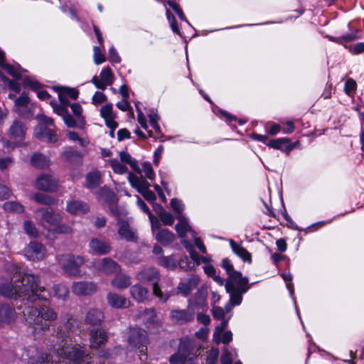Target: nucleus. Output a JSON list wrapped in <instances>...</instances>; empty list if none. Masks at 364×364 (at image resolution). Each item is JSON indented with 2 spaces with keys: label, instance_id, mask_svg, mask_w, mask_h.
<instances>
[{
  "label": "nucleus",
  "instance_id": "47",
  "mask_svg": "<svg viewBox=\"0 0 364 364\" xmlns=\"http://www.w3.org/2000/svg\"><path fill=\"white\" fill-rule=\"evenodd\" d=\"M0 66H2L4 70L11 76L14 78L18 79L21 77V75L14 69L13 66L8 64H4V55L2 51L0 50Z\"/></svg>",
  "mask_w": 364,
  "mask_h": 364
},
{
  "label": "nucleus",
  "instance_id": "6",
  "mask_svg": "<svg viewBox=\"0 0 364 364\" xmlns=\"http://www.w3.org/2000/svg\"><path fill=\"white\" fill-rule=\"evenodd\" d=\"M57 260L62 269L68 274L73 276L81 275L80 267L84 263L83 257L73 255H61L58 256Z\"/></svg>",
  "mask_w": 364,
  "mask_h": 364
},
{
  "label": "nucleus",
  "instance_id": "38",
  "mask_svg": "<svg viewBox=\"0 0 364 364\" xmlns=\"http://www.w3.org/2000/svg\"><path fill=\"white\" fill-rule=\"evenodd\" d=\"M178 220L179 222L176 225V230L180 237H184L186 232H191L192 229L183 216H179Z\"/></svg>",
  "mask_w": 364,
  "mask_h": 364
},
{
  "label": "nucleus",
  "instance_id": "13",
  "mask_svg": "<svg viewBox=\"0 0 364 364\" xmlns=\"http://www.w3.org/2000/svg\"><path fill=\"white\" fill-rule=\"evenodd\" d=\"M170 317L173 323L180 325L184 324L193 319L194 310L191 309L186 310L174 309L171 311Z\"/></svg>",
  "mask_w": 364,
  "mask_h": 364
},
{
  "label": "nucleus",
  "instance_id": "20",
  "mask_svg": "<svg viewBox=\"0 0 364 364\" xmlns=\"http://www.w3.org/2000/svg\"><path fill=\"white\" fill-rule=\"evenodd\" d=\"M100 115L105 119L106 125L112 131L117 127V123L114 121L115 114L112 111V105L107 104L100 109Z\"/></svg>",
  "mask_w": 364,
  "mask_h": 364
},
{
  "label": "nucleus",
  "instance_id": "60",
  "mask_svg": "<svg viewBox=\"0 0 364 364\" xmlns=\"http://www.w3.org/2000/svg\"><path fill=\"white\" fill-rule=\"evenodd\" d=\"M71 109L73 111V114L78 119L80 122L82 119V106L79 103H73L70 105Z\"/></svg>",
  "mask_w": 364,
  "mask_h": 364
},
{
  "label": "nucleus",
  "instance_id": "2",
  "mask_svg": "<svg viewBox=\"0 0 364 364\" xmlns=\"http://www.w3.org/2000/svg\"><path fill=\"white\" fill-rule=\"evenodd\" d=\"M27 322L33 327L34 333H40L49 330L48 322L55 321L57 318V313L53 309L42 306L40 309L36 307H28L24 311Z\"/></svg>",
  "mask_w": 364,
  "mask_h": 364
},
{
  "label": "nucleus",
  "instance_id": "5",
  "mask_svg": "<svg viewBox=\"0 0 364 364\" xmlns=\"http://www.w3.org/2000/svg\"><path fill=\"white\" fill-rule=\"evenodd\" d=\"M57 336L61 339V343L59 344V348H55L54 350L56 352L58 356L69 359L74 361H80L84 358H90L86 350L82 348L73 347L70 348L68 344V338L69 336L63 332L62 328H58Z\"/></svg>",
  "mask_w": 364,
  "mask_h": 364
},
{
  "label": "nucleus",
  "instance_id": "30",
  "mask_svg": "<svg viewBox=\"0 0 364 364\" xmlns=\"http://www.w3.org/2000/svg\"><path fill=\"white\" fill-rule=\"evenodd\" d=\"M67 210L71 214H82L89 210V206L83 202L73 200L68 203Z\"/></svg>",
  "mask_w": 364,
  "mask_h": 364
},
{
  "label": "nucleus",
  "instance_id": "28",
  "mask_svg": "<svg viewBox=\"0 0 364 364\" xmlns=\"http://www.w3.org/2000/svg\"><path fill=\"white\" fill-rule=\"evenodd\" d=\"M128 179L132 186L136 188L139 193L145 191L150 186V184L145 178L138 177L132 173H129Z\"/></svg>",
  "mask_w": 364,
  "mask_h": 364
},
{
  "label": "nucleus",
  "instance_id": "32",
  "mask_svg": "<svg viewBox=\"0 0 364 364\" xmlns=\"http://www.w3.org/2000/svg\"><path fill=\"white\" fill-rule=\"evenodd\" d=\"M290 140L287 138H279L277 139L270 140L267 145L269 147H272L276 149L283 150V145L285 144V148L284 149V151L289 153L293 149V146L289 144Z\"/></svg>",
  "mask_w": 364,
  "mask_h": 364
},
{
  "label": "nucleus",
  "instance_id": "50",
  "mask_svg": "<svg viewBox=\"0 0 364 364\" xmlns=\"http://www.w3.org/2000/svg\"><path fill=\"white\" fill-rule=\"evenodd\" d=\"M100 79L107 85H110L114 80V76L109 67L104 68L100 73Z\"/></svg>",
  "mask_w": 364,
  "mask_h": 364
},
{
  "label": "nucleus",
  "instance_id": "31",
  "mask_svg": "<svg viewBox=\"0 0 364 364\" xmlns=\"http://www.w3.org/2000/svg\"><path fill=\"white\" fill-rule=\"evenodd\" d=\"M230 245L231 246V248L232 251L244 262H251L252 256L251 254L245 249L242 246L236 243L233 240L230 239L229 240Z\"/></svg>",
  "mask_w": 364,
  "mask_h": 364
},
{
  "label": "nucleus",
  "instance_id": "21",
  "mask_svg": "<svg viewBox=\"0 0 364 364\" xmlns=\"http://www.w3.org/2000/svg\"><path fill=\"white\" fill-rule=\"evenodd\" d=\"M26 128L24 124L15 120L8 130V135L11 139L21 140L26 134Z\"/></svg>",
  "mask_w": 364,
  "mask_h": 364
},
{
  "label": "nucleus",
  "instance_id": "46",
  "mask_svg": "<svg viewBox=\"0 0 364 364\" xmlns=\"http://www.w3.org/2000/svg\"><path fill=\"white\" fill-rule=\"evenodd\" d=\"M4 208L6 211L14 212L16 213H22L24 212V207L16 201H8L4 204Z\"/></svg>",
  "mask_w": 364,
  "mask_h": 364
},
{
  "label": "nucleus",
  "instance_id": "1",
  "mask_svg": "<svg viewBox=\"0 0 364 364\" xmlns=\"http://www.w3.org/2000/svg\"><path fill=\"white\" fill-rule=\"evenodd\" d=\"M11 272L14 274V282L18 284L20 297H23L30 302H34L40 299L38 291H43L45 288L40 286L38 277L32 274H21L18 267L12 265Z\"/></svg>",
  "mask_w": 364,
  "mask_h": 364
},
{
  "label": "nucleus",
  "instance_id": "14",
  "mask_svg": "<svg viewBox=\"0 0 364 364\" xmlns=\"http://www.w3.org/2000/svg\"><path fill=\"white\" fill-rule=\"evenodd\" d=\"M89 335L92 348L98 349L107 341V332L102 328L92 329Z\"/></svg>",
  "mask_w": 364,
  "mask_h": 364
},
{
  "label": "nucleus",
  "instance_id": "12",
  "mask_svg": "<svg viewBox=\"0 0 364 364\" xmlns=\"http://www.w3.org/2000/svg\"><path fill=\"white\" fill-rule=\"evenodd\" d=\"M36 213L40 215L41 221L46 222L53 228L62 220L60 215L54 212L51 208H41L36 210Z\"/></svg>",
  "mask_w": 364,
  "mask_h": 364
},
{
  "label": "nucleus",
  "instance_id": "17",
  "mask_svg": "<svg viewBox=\"0 0 364 364\" xmlns=\"http://www.w3.org/2000/svg\"><path fill=\"white\" fill-rule=\"evenodd\" d=\"M97 268L107 274H117L121 271L120 265L110 257H105Z\"/></svg>",
  "mask_w": 364,
  "mask_h": 364
},
{
  "label": "nucleus",
  "instance_id": "10",
  "mask_svg": "<svg viewBox=\"0 0 364 364\" xmlns=\"http://www.w3.org/2000/svg\"><path fill=\"white\" fill-rule=\"evenodd\" d=\"M36 189L53 193L57 191L58 181L49 174H42L38 176L34 183Z\"/></svg>",
  "mask_w": 364,
  "mask_h": 364
},
{
  "label": "nucleus",
  "instance_id": "48",
  "mask_svg": "<svg viewBox=\"0 0 364 364\" xmlns=\"http://www.w3.org/2000/svg\"><path fill=\"white\" fill-rule=\"evenodd\" d=\"M54 294L59 299H65L69 294L68 288L62 284L53 287Z\"/></svg>",
  "mask_w": 364,
  "mask_h": 364
},
{
  "label": "nucleus",
  "instance_id": "18",
  "mask_svg": "<svg viewBox=\"0 0 364 364\" xmlns=\"http://www.w3.org/2000/svg\"><path fill=\"white\" fill-rule=\"evenodd\" d=\"M15 277L13 275L11 283L3 284L0 285V293L8 298L16 299L20 297L19 292L18 291V284L14 282Z\"/></svg>",
  "mask_w": 364,
  "mask_h": 364
},
{
  "label": "nucleus",
  "instance_id": "11",
  "mask_svg": "<svg viewBox=\"0 0 364 364\" xmlns=\"http://www.w3.org/2000/svg\"><path fill=\"white\" fill-rule=\"evenodd\" d=\"M46 253V247L37 242H30L24 249V255L31 261H39L45 257Z\"/></svg>",
  "mask_w": 364,
  "mask_h": 364
},
{
  "label": "nucleus",
  "instance_id": "16",
  "mask_svg": "<svg viewBox=\"0 0 364 364\" xmlns=\"http://www.w3.org/2000/svg\"><path fill=\"white\" fill-rule=\"evenodd\" d=\"M105 319V315L102 311L97 308L89 309L85 314V323L90 326H100Z\"/></svg>",
  "mask_w": 364,
  "mask_h": 364
},
{
  "label": "nucleus",
  "instance_id": "43",
  "mask_svg": "<svg viewBox=\"0 0 364 364\" xmlns=\"http://www.w3.org/2000/svg\"><path fill=\"white\" fill-rule=\"evenodd\" d=\"M29 102L28 97L26 96H21L18 97L15 102L16 106V112L21 117H28L30 116L29 113H25L21 111V108L26 107Z\"/></svg>",
  "mask_w": 364,
  "mask_h": 364
},
{
  "label": "nucleus",
  "instance_id": "44",
  "mask_svg": "<svg viewBox=\"0 0 364 364\" xmlns=\"http://www.w3.org/2000/svg\"><path fill=\"white\" fill-rule=\"evenodd\" d=\"M158 263L168 269H174L177 266L176 259L172 256L161 257L158 259Z\"/></svg>",
  "mask_w": 364,
  "mask_h": 364
},
{
  "label": "nucleus",
  "instance_id": "15",
  "mask_svg": "<svg viewBox=\"0 0 364 364\" xmlns=\"http://www.w3.org/2000/svg\"><path fill=\"white\" fill-rule=\"evenodd\" d=\"M97 291L95 284L90 282H78L73 283L72 291L78 296L90 295Z\"/></svg>",
  "mask_w": 364,
  "mask_h": 364
},
{
  "label": "nucleus",
  "instance_id": "39",
  "mask_svg": "<svg viewBox=\"0 0 364 364\" xmlns=\"http://www.w3.org/2000/svg\"><path fill=\"white\" fill-rule=\"evenodd\" d=\"M82 157V154L75 150H68L63 154L64 161L75 164H80Z\"/></svg>",
  "mask_w": 364,
  "mask_h": 364
},
{
  "label": "nucleus",
  "instance_id": "45",
  "mask_svg": "<svg viewBox=\"0 0 364 364\" xmlns=\"http://www.w3.org/2000/svg\"><path fill=\"white\" fill-rule=\"evenodd\" d=\"M153 294L162 302H166L172 295L171 292L162 291L158 283L153 284Z\"/></svg>",
  "mask_w": 364,
  "mask_h": 364
},
{
  "label": "nucleus",
  "instance_id": "19",
  "mask_svg": "<svg viewBox=\"0 0 364 364\" xmlns=\"http://www.w3.org/2000/svg\"><path fill=\"white\" fill-rule=\"evenodd\" d=\"M35 136L39 139L46 140L50 143H55L58 138L55 132L42 125H38L34 130Z\"/></svg>",
  "mask_w": 364,
  "mask_h": 364
},
{
  "label": "nucleus",
  "instance_id": "26",
  "mask_svg": "<svg viewBox=\"0 0 364 364\" xmlns=\"http://www.w3.org/2000/svg\"><path fill=\"white\" fill-rule=\"evenodd\" d=\"M15 311L9 305L0 307V327L4 324H9L15 320Z\"/></svg>",
  "mask_w": 364,
  "mask_h": 364
},
{
  "label": "nucleus",
  "instance_id": "23",
  "mask_svg": "<svg viewBox=\"0 0 364 364\" xmlns=\"http://www.w3.org/2000/svg\"><path fill=\"white\" fill-rule=\"evenodd\" d=\"M90 250L97 255H106L111 250L110 244L98 238H93L89 244Z\"/></svg>",
  "mask_w": 364,
  "mask_h": 364
},
{
  "label": "nucleus",
  "instance_id": "8",
  "mask_svg": "<svg viewBox=\"0 0 364 364\" xmlns=\"http://www.w3.org/2000/svg\"><path fill=\"white\" fill-rule=\"evenodd\" d=\"M21 359L30 364H43L50 361V355L39 352L36 346H29L22 350Z\"/></svg>",
  "mask_w": 364,
  "mask_h": 364
},
{
  "label": "nucleus",
  "instance_id": "37",
  "mask_svg": "<svg viewBox=\"0 0 364 364\" xmlns=\"http://www.w3.org/2000/svg\"><path fill=\"white\" fill-rule=\"evenodd\" d=\"M101 174L98 171H93L86 176V186L88 188H94L100 184Z\"/></svg>",
  "mask_w": 364,
  "mask_h": 364
},
{
  "label": "nucleus",
  "instance_id": "36",
  "mask_svg": "<svg viewBox=\"0 0 364 364\" xmlns=\"http://www.w3.org/2000/svg\"><path fill=\"white\" fill-rule=\"evenodd\" d=\"M31 164L38 168H45L50 165V160L41 154H34L31 158Z\"/></svg>",
  "mask_w": 364,
  "mask_h": 364
},
{
  "label": "nucleus",
  "instance_id": "49",
  "mask_svg": "<svg viewBox=\"0 0 364 364\" xmlns=\"http://www.w3.org/2000/svg\"><path fill=\"white\" fill-rule=\"evenodd\" d=\"M109 162L112 170L116 173L123 174L128 171V168L125 165L122 164L117 159H111Z\"/></svg>",
  "mask_w": 364,
  "mask_h": 364
},
{
  "label": "nucleus",
  "instance_id": "7",
  "mask_svg": "<svg viewBox=\"0 0 364 364\" xmlns=\"http://www.w3.org/2000/svg\"><path fill=\"white\" fill-rule=\"evenodd\" d=\"M117 234L121 240L128 242H137L139 235L136 228L131 225L129 220L119 218L116 223Z\"/></svg>",
  "mask_w": 364,
  "mask_h": 364
},
{
  "label": "nucleus",
  "instance_id": "27",
  "mask_svg": "<svg viewBox=\"0 0 364 364\" xmlns=\"http://www.w3.org/2000/svg\"><path fill=\"white\" fill-rule=\"evenodd\" d=\"M129 293L137 302H143L149 295V290L141 284H135L130 287Z\"/></svg>",
  "mask_w": 364,
  "mask_h": 364
},
{
  "label": "nucleus",
  "instance_id": "55",
  "mask_svg": "<svg viewBox=\"0 0 364 364\" xmlns=\"http://www.w3.org/2000/svg\"><path fill=\"white\" fill-rule=\"evenodd\" d=\"M23 228L26 233L31 236L36 237L38 235L37 229L33 222L26 220L23 223Z\"/></svg>",
  "mask_w": 364,
  "mask_h": 364
},
{
  "label": "nucleus",
  "instance_id": "57",
  "mask_svg": "<svg viewBox=\"0 0 364 364\" xmlns=\"http://www.w3.org/2000/svg\"><path fill=\"white\" fill-rule=\"evenodd\" d=\"M94 61L97 65L101 64L106 60L105 56L102 53L101 49L98 46H95L94 48Z\"/></svg>",
  "mask_w": 364,
  "mask_h": 364
},
{
  "label": "nucleus",
  "instance_id": "53",
  "mask_svg": "<svg viewBox=\"0 0 364 364\" xmlns=\"http://www.w3.org/2000/svg\"><path fill=\"white\" fill-rule=\"evenodd\" d=\"M227 326L228 320L223 319L220 325L215 328L213 335L214 341H215V343H220V336L222 334V333L225 331V329L227 328Z\"/></svg>",
  "mask_w": 364,
  "mask_h": 364
},
{
  "label": "nucleus",
  "instance_id": "29",
  "mask_svg": "<svg viewBox=\"0 0 364 364\" xmlns=\"http://www.w3.org/2000/svg\"><path fill=\"white\" fill-rule=\"evenodd\" d=\"M155 237L159 243L166 246L173 242L175 235L168 229H161L156 232Z\"/></svg>",
  "mask_w": 364,
  "mask_h": 364
},
{
  "label": "nucleus",
  "instance_id": "64",
  "mask_svg": "<svg viewBox=\"0 0 364 364\" xmlns=\"http://www.w3.org/2000/svg\"><path fill=\"white\" fill-rule=\"evenodd\" d=\"M3 81L7 83L9 87L16 92H18L21 90V86L18 82L11 80L6 76H3Z\"/></svg>",
  "mask_w": 364,
  "mask_h": 364
},
{
  "label": "nucleus",
  "instance_id": "62",
  "mask_svg": "<svg viewBox=\"0 0 364 364\" xmlns=\"http://www.w3.org/2000/svg\"><path fill=\"white\" fill-rule=\"evenodd\" d=\"M219 355V351L218 350H211L207 357L206 363L207 364H216Z\"/></svg>",
  "mask_w": 364,
  "mask_h": 364
},
{
  "label": "nucleus",
  "instance_id": "25",
  "mask_svg": "<svg viewBox=\"0 0 364 364\" xmlns=\"http://www.w3.org/2000/svg\"><path fill=\"white\" fill-rule=\"evenodd\" d=\"M107 299L109 305L116 309L125 308L129 304V301L124 296L117 293L109 292Z\"/></svg>",
  "mask_w": 364,
  "mask_h": 364
},
{
  "label": "nucleus",
  "instance_id": "63",
  "mask_svg": "<svg viewBox=\"0 0 364 364\" xmlns=\"http://www.w3.org/2000/svg\"><path fill=\"white\" fill-rule=\"evenodd\" d=\"M143 171L146 177L150 180H153L154 178V172L151 165L149 163H144L143 164Z\"/></svg>",
  "mask_w": 364,
  "mask_h": 364
},
{
  "label": "nucleus",
  "instance_id": "3",
  "mask_svg": "<svg viewBox=\"0 0 364 364\" xmlns=\"http://www.w3.org/2000/svg\"><path fill=\"white\" fill-rule=\"evenodd\" d=\"M225 289L230 294L232 305H239L242 301V294L250 289L247 277H243L240 272H234L226 280Z\"/></svg>",
  "mask_w": 364,
  "mask_h": 364
},
{
  "label": "nucleus",
  "instance_id": "58",
  "mask_svg": "<svg viewBox=\"0 0 364 364\" xmlns=\"http://www.w3.org/2000/svg\"><path fill=\"white\" fill-rule=\"evenodd\" d=\"M36 119L39 122L38 125H42L45 127H46V126H53L54 125L53 119L50 117H48L44 115V114H38V115H36Z\"/></svg>",
  "mask_w": 364,
  "mask_h": 364
},
{
  "label": "nucleus",
  "instance_id": "51",
  "mask_svg": "<svg viewBox=\"0 0 364 364\" xmlns=\"http://www.w3.org/2000/svg\"><path fill=\"white\" fill-rule=\"evenodd\" d=\"M52 232L55 234L70 235L73 233L71 227L66 224H62L61 222L55 225Z\"/></svg>",
  "mask_w": 364,
  "mask_h": 364
},
{
  "label": "nucleus",
  "instance_id": "22",
  "mask_svg": "<svg viewBox=\"0 0 364 364\" xmlns=\"http://www.w3.org/2000/svg\"><path fill=\"white\" fill-rule=\"evenodd\" d=\"M136 279L142 283H158L159 273L156 269L150 267L139 272L136 274Z\"/></svg>",
  "mask_w": 364,
  "mask_h": 364
},
{
  "label": "nucleus",
  "instance_id": "52",
  "mask_svg": "<svg viewBox=\"0 0 364 364\" xmlns=\"http://www.w3.org/2000/svg\"><path fill=\"white\" fill-rule=\"evenodd\" d=\"M168 4L169 7L175 13V14H176L178 16L180 21H186V23H189L186 19V17L183 13V11L181 9V8L179 7V6L177 4H176L175 2L172 1H169L168 2Z\"/></svg>",
  "mask_w": 364,
  "mask_h": 364
},
{
  "label": "nucleus",
  "instance_id": "24",
  "mask_svg": "<svg viewBox=\"0 0 364 364\" xmlns=\"http://www.w3.org/2000/svg\"><path fill=\"white\" fill-rule=\"evenodd\" d=\"M200 282L199 278L196 275L190 276L186 282H181L178 286V289L184 295H188L191 291L196 288Z\"/></svg>",
  "mask_w": 364,
  "mask_h": 364
},
{
  "label": "nucleus",
  "instance_id": "4",
  "mask_svg": "<svg viewBox=\"0 0 364 364\" xmlns=\"http://www.w3.org/2000/svg\"><path fill=\"white\" fill-rule=\"evenodd\" d=\"M200 348L193 339H184L180 342L178 351L169 358L171 364L192 363L200 354Z\"/></svg>",
  "mask_w": 364,
  "mask_h": 364
},
{
  "label": "nucleus",
  "instance_id": "34",
  "mask_svg": "<svg viewBox=\"0 0 364 364\" xmlns=\"http://www.w3.org/2000/svg\"><path fill=\"white\" fill-rule=\"evenodd\" d=\"M100 200L105 203H115L117 197L114 193L109 188H102L97 193Z\"/></svg>",
  "mask_w": 364,
  "mask_h": 364
},
{
  "label": "nucleus",
  "instance_id": "54",
  "mask_svg": "<svg viewBox=\"0 0 364 364\" xmlns=\"http://www.w3.org/2000/svg\"><path fill=\"white\" fill-rule=\"evenodd\" d=\"M194 305L198 307V309H200L202 310H204V309L206 307V296L203 294V293H197L195 296V302Z\"/></svg>",
  "mask_w": 364,
  "mask_h": 364
},
{
  "label": "nucleus",
  "instance_id": "61",
  "mask_svg": "<svg viewBox=\"0 0 364 364\" xmlns=\"http://www.w3.org/2000/svg\"><path fill=\"white\" fill-rule=\"evenodd\" d=\"M107 100V96L101 92H96L92 98V102L95 105L101 104Z\"/></svg>",
  "mask_w": 364,
  "mask_h": 364
},
{
  "label": "nucleus",
  "instance_id": "56",
  "mask_svg": "<svg viewBox=\"0 0 364 364\" xmlns=\"http://www.w3.org/2000/svg\"><path fill=\"white\" fill-rule=\"evenodd\" d=\"M159 218L163 224L166 225H172L174 222L173 216L166 211H162Z\"/></svg>",
  "mask_w": 364,
  "mask_h": 364
},
{
  "label": "nucleus",
  "instance_id": "40",
  "mask_svg": "<svg viewBox=\"0 0 364 364\" xmlns=\"http://www.w3.org/2000/svg\"><path fill=\"white\" fill-rule=\"evenodd\" d=\"M60 10L70 16L72 21H78L79 18L77 14V7L75 4L67 2L60 6Z\"/></svg>",
  "mask_w": 364,
  "mask_h": 364
},
{
  "label": "nucleus",
  "instance_id": "33",
  "mask_svg": "<svg viewBox=\"0 0 364 364\" xmlns=\"http://www.w3.org/2000/svg\"><path fill=\"white\" fill-rule=\"evenodd\" d=\"M111 284L118 289H124L131 285V277L126 274H117L112 280Z\"/></svg>",
  "mask_w": 364,
  "mask_h": 364
},
{
  "label": "nucleus",
  "instance_id": "35",
  "mask_svg": "<svg viewBox=\"0 0 364 364\" xmlns=\"http://www.w3.org/2000/svg\"><path fill=\"white\" fill-rule=\"evenodd\" d=\"M30 199L34 200L38 204L45 205H52L55 203V200L52 196L43 193H33L30 196Z\"/></svg>",
  "mask_w": 364,
  "mask_h": 364
},
{
  "label": "nucleus",
  "instance_id": "59",
  "mask_svg": "<svg viewBox=\"0 0 364 364\" xmlns=\"http://www.w3.org/2000/svg\"><path fill=\"white\" fill-rule=\"evenodd\" d=\"M222 267L225 269L228 277H230L234 272H238V271H235L233 268V266L230 262V260L228 258H225L222 261Z\"/></svg>",
  "mask_w": 364,
  "mask_h": 364
},
{
  "label": "nucleus",
  "instance_id": "42",
  "mask_svg": "<svg viewBox=\"0 0 364 364\" xmlns=\"http://www.w3.org/2000/svg\"><path fill=\"white\" fill-rule=\"evenodd\" d=\"M119 156L122 162L128 164L136 173L139 174L141 173V170L139 167L137 162L135 160H132V156L129 153L126 151H121Z\"/></svg>",
  "mask_w": 364,
  "mask_h": 364
},
{
  "label": "nucleus",
  "instance_id": "41",
  "mask_svg": "<svg viewBox=\"0 0 364 364\" xmlns=\"http://www.w3.org/2000/svg\"><path fill=\"white\" fill-rule=\"evenodd\" d=\"M140 316L146 320L147 325H153L157 322V315L154 308L146 309L140 312Z\"/></svg>",
  "mask_w": 364,
  "mask_h": 364
},
{
  "label": "nucleus",
  "instance_id": "9",
  "mask_svg": "<svg viewBox=\"0 0 364 364\" xmlns=\"http://www.w3.org/2000/svg\"><path fill=\"white\" fill-rule=\"evenodd\" d=\"M128 342L132 347L138 348L141 353H145L148 343L146 331L139 328H131Z\"/></svg>",
  "mask_w": 364,
  "mask_h": 364
}]
</instances>
